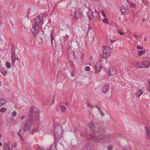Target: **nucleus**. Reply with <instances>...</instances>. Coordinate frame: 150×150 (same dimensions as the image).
I'll return each mask as SVG.
<instances>
[{
    "mask_svg": "<svg viewBox=\"0 0 150 150\" xmlns=\"http://www.w3.org/2000/svg\"><path fill=\"white\" fill-rule=\"evenodd\" d=\"M43 16L42 14H40L35 17V24L33 25L32 28L31 29V32L34 36L36 35L40 31V28L43 23Z\"/></svg>",
    "mask_w": 150,
    "mask_h": 150,
    "instance_id": "obj_1",
    "label": "nucleus"
},
{
    "mask_svg": "<svg viewBox=\"0 0 150 150\" xmlns=\"http://www.w3.org/2000/svg\"><path fill=\"white\" fill-rule=\"evenodd\" d=\"M86 138L92 140L96 143H102L105 141L110 142V137L108 135L100 134L96 136V134H92L86 136Z\"/></svg>",
    "mask_w": 150,
    "mask_h": 150,
    "instance_id": "obj_2",
    "label": "nucleus"
},
{
    "mask_svg": "<svg viewBox=\"0 0 150 150\" xmlns=\"http://www.w3.org/2000/svg\"><path fill=\"white\" fill-rule=\"evenodd\" d=\"M30 120L31 121L38 122L40 118V115L37 112L36 108L34 107H31L29 109Z\"/></svg>",
    "mask_w": 150,
    "mask_h": 150,
    "instance_id": "obj_3",
    "label": "nucleus"
},
{
    "mask_svg": "<svg viewBox=\"0 0 150 150\" xmlns=\"http://www.w3.org/2000/svg\"><path fill=\"white\" fill-rule=\"evenodd\" d=\"M17 145L16 142L12 144L8 141L7 142H4L2 148L4 150H13V148H16Z\"/></svg>",
    "mask_w": 150,
    "mask_h": 150,
    "instance_id": "obj_4",
    "label": "nucleus"
},
{
    "mask_svg": "<svg viewBox=\"0 0 150 150\" xmlns=\"http://www.w3.org/2000/svg\"><path fill=\"white\" fill-rule=\"evenodd\" d=\"M31 127V125L28 123V121H26L23 127V130L25 132H28Z\"/></svg>",
    "mask_w": 150,
    "mask_h": 150,
    "instance_id": "obj_5",
    "label": "nucleus"
},
{
    "mask_svg": "<svg viewBox=\"0 0 150 150\" xmlns=\"http://www.w3.org/2000/svg\"><path fill=\"white\" fill-rule=\"evenodd\" d=\"M121 13L124 15H127L129 14V12L127 7L126 6H122L120 9Z\"/></svg>",
    "mask_w": 150,
    "mask_h": 150,
    "instance_id": "obj_6",
    "label": "nucleus"
},
{
    "mask_svg": "<svg viewBox=\"0 0 150 150\" xmlns=\"http://www.w3.org/2000/svg\"><path fill=\"white\" fill-rule=\"evenodd\" d=\"M116 72V69L115 68L110 67L108 69V74L109 76L114 75Z\"/></svg>",
    "mask_w": 150,
    "mask_h": 150,
    "instance_id": "obj_7",
    "label": "nucleus"
},
{
    "mask_svg": "<svg viewBox=\"0 0 150 150\" xmlns=\"http://www.w3.org/2000/svg\"><path fill=\"white\" fill-rule=\"evenodd\" d=\"M82 15V13L80 9H76L75 12L74 18L77 20L78 18H80Z\"/></svg>",
    "mask_w": 150,
    "mask_h": 150,
    "instance_id": "obj_8",
    "label": "nucleus"
},
{
    "mask_svg": "<svg viewBox=\"0 0 150 150\" xmlns=\"http://www.w3.org/2000/svg\"><path fill=\"white\" fill-rule=\"evenodd\" d=\"M102 67V62L100 61L98 62L96 64V71H100Z\"/></svg>",
    "mask_w": 150,
    "mask_h": 150,
    "instance_id": "obj_9",
    "label": "nucleus"
},
{
    "mask_svg": "<svg viewBox=\"0 0 150 150\" xmlns=\"http://www.w3.org/2000/svg\"><path fill=\"white\" fill-rule=\"evenodd\" d=\"M87 15L88 17L89 18L91 19L93 17L95 18L94 16L93 15V12L91 9L88 10L87 13Z\"/></svg>",
    "mask_w": 150,
    "mask_h": 150,
    "instance_id": "obj_10",
    "label": "nucleus"
},
{
    "mask_svg": "<svg viewBox=\"0 0 150 150\" xmlns=\"http://www.w3.org/2000/svg\"><path fill=\"white\" fill-rule=\"evenodd\" d=\"M88 126L90 129V131L91 132H93L95 130L94 123L92 122H90Z\"/></svg>",
    "mask_w": 150,
    "mask_h": 150,
    "instance_id": "obj_11",
    "label": "nucleus"
},
{
    "mask_svg": "<svg viewBox=\"0 0 150 150\" xmlns=\"http://www.w3.org/2000/svg\"><path fill=\"white\" fill-rule=\"evenodd\" d=\"M109 86L108 84H106L102 89V92L103 93H105L109 89Z\"/></svg>",
    "mask_w": 150,
    "mask_h": 150,
    "instance_id": "obj_12",
    "label": "nucleus"
},
{
    "mask_svg": "<svg viewBox=\"0 0 150 150\" xmlns=\"http://www.w3.org/2000/svg\"><path fill=\"white\" fill-rule=\"evenodd\" d=\"M143 93V91L142 89H138L135 93V95L137 97H139L141 96Z\"/></svg>",
    "mask_w": 150,
    "mask_h": 150,
    "instance_id": "obj_13",
    "label": "nucleus"
},
{
    "mask_svg": "<svg viewBox=\"0 0 150 150\" xmlns=\"http://www.w3.org/2000/svg\"><path fill=\"white\" fill-rule=\"evenodd\" d=\"M16 59V56L15 55V52H13V54H12L11 56V61L12 64H14L15 63Z\"/></svg>",
    "mask_w": 150,
    "mask_h": 150,
    "instance_id": "obj_14",
    "label": "nucleus"
},
{
    "mask_svg": "<svg viewBox=\"0 0 150 150\" xmlns=\"http://www.w3.org/2000/svg\"><path fill=\"white\" fill-rule=\"evenodd\" d=\"M109 52V47L108 46H104L103 47V53Z\"/></svg>",
    "mask_w": 150,
    "mask_h": 150,
    "instance_id": "obj_15",
    "label": "nucleus"
},
{
    "mask_svg": "<svg viewBox=\"0 0 150 150\" xmlns=\"http://www.w3.org/2000/svg\"><path fill=\"white\" fill-rule=\"evenodd\" d=\"M6 103V101L4 98L0 99V107L5 105Z\"/></svg>",
    "mask_w": 150,
    "mask_h": 150,
    "instance_id": "obj_16",
    "label": "nucleus"
},
{
    "mask_svg": "<svg viewBox=\"0 0 150 150\" xmlns=\"http://www.w3.org/2000/svg\"><path fill=\"white\" fill-rule=\"evenodd\" d=\"M136 66L139 68H144L143 62L136 64Z\"/></svg>",
    "mask_w": 150,
    "mask_h": 150,
    "instance_id": "obj_17",
    "label": "nucleus"
},
{
    "mask_svg": "<svg viewBox=\"0 0 150 150\" xmlns=\"http://www.w3.org/2000/svg\"><path fill=\"white\" fill-rule=\"evenodd\" d=\"M144 67L147 68L149 67L150 65V62L148 61H145L143 62Z\"/></svg>",
    "mask_w": 150,
    "mask_h": 150,
    "instance_id": "obj_18",
    "label": "nucleus"
},
{
    "mask_svg": "<svg viewBox=\"0 0 150 150\" xmlns=\"http://www.w3.org/2000/svg\"><path fill=\"white\" fill-rule=\"evenodd\" d=\"M117 31L118 34L121 35L123 36L126 34L125 33L122 32V30L120 29H117Z\"/></svg>",
    "mask_w": 150,
    "mask_h": 150,
    "instance_id": "obj_19",
    "label": "nucleus"
},
{
    "mask_svg": "<svg viewBox=\"0 0 150 150\" xmlns=\"http://www.w3.org/2000/svg\"><path fill=\"white\" fill-rule=\"evenodd\" d=\"M109 52H107L105 53H103V57L104 58L107 59L109 56Z\"/></svg>",
    "mask_w": 150,
    "mask_h": 150,
    "instance_id": "obj_20",
    "label": "nucleus"
},
{
    "mask_svg": "<svg viewBox=\"0 0 150 150\" xmlns=\"http://www.w3.org/2000/svg\"><path fill=\"white\" fill-rule=\"evenodd\" d=\"M145 53V51L144 50H139L138 51V55L139 56H141Z\"/></svg>",
    "mask_w": 150,
    "mask_h": 150,
    "instance_id": "obj_21",
    "label": "nucleus"
},
{
    "mask_svg": "<svg viewBox=\"0 0 150 150\" xmlns=\"http://www.w3.org/2000/svg\"><path fill=\"white\" fill-rule=\"evenodd\" d=\"M1 72L2 74L4 76H6L7 73V71L3 69H1Z\"/></svg>",
    "mask_w": 150,
    "mask_h": 150,
    "instance_id": "obj_22",
    "label": "nucleus"
},
{
    "mask_svg": "<svg viewBox=\"0 0 150 150\" xmlns=\"http://www.w3.org/2000/svg\"><path fill=\"white\" fill-rule=\"evenodd\" d=\"M57 144H55L54 145L53 144H51L49 148V150H54L55 148H56Z\"/></svg>",
    "mask_w": 150,
    "mask_h": 150,
    "instance_id": "obj_23",
    "label": "nucleus"
},
{
    "mask_svg": "<svg viewBox=\"0 0 150 150\" xmlns=\"http://www.w3.org/2000/svg\"><path fill=\"white\" fill-rule=\"evenodd\" d=\"M7 110V108L4 107L1 108L0 109V112L3 113L5 112Z\"/></svg>",
    "mask_w": 150,
    "mask_h": 150,
    "instance_id": "obj_24",
    "label": "nucleus"
},
{
    "mask_svg": "<svg viewBox=\"0 0 150 150\" xmlns=\"http://www.w3.org/2000/svg\"><path fill=\"white\" fill-rule=\"evenodd\" d=\"M6 66L7 69H9L11 66V64L9 62H7L6 63Z\"/></svg>",
    "mask_w": 150,
    "mask_h": 150,
    "instance_id": "obj_25",
    "label": "nucleus"
},
{
    "mask_svg": "<svg viewBox=\"0 0 150 150\" xmlns=\"http://www.w3.org/2000/svg\"><path fill=\"white\" fill-rule=\"evenodd\" d=\"M129 5L130 7L132 8H135L136 6V4L133 3H129Z\"/></svg>",
    "mask_w": 150,
    "mask_h": 150,
    "instance_id": "obj_26",
    "label": "nucleus"
},
{
    "mask_svg": "<svg viewBox=\"0 0 150 150\" xmlns=\"http://www.w3.org/2000/svg\"><path fill=\"white\" fill-rule=\"evenodd\" d=\"M137 36L135 35H132V38H130L133 41H136V39L137 38Z\"/></svg>",
    "mask_w": 150,
    "mask_h": 150,
    "instance_id": "obj_27",
    "label": "nucleus"
},
{
    "mask_svg": "<svg viewBox=\"0 0 150 150\" xmlns=\"http://www.w3.org/2000/svg\"><path fill=\"white\" fill-rule=\"evenodd\" d=\"M142 1L145 6H147V5L149 4V2L148 1L144 0H142Z\"/></svg>",
    "mask_w": 150,
    "mask_h": 150,
    "instance_id": "obj_28",
    "label": "nucleus"
},
{
    "mask_svg": "<svg viewBox=\"0 0 150 150\" xmlns=\"http://www.w3.org/2000/svg\"><path fill=\"white\" fill-rule=\"evenodd\" d=\"M103 23H106L107 24H108L109 23V22L107 19L106 18H105L103 19Z\"/></svg>",
    "mask_w": 150,
    "mask_h": 150,
    "instance_id": "obj_29",
    "label": "nucleus"
},
{
    "mask_svg": "<svg viewBox=\"0 0 150 150\" xmlns=\"http://www.w3.org/2000/svg\"><path fill=\"white\" fill-rule=\"evenodd\" d=\"M110 42L111 43L115 42L116 41L115 39L114 38H110Z\"/></svg>",
    "mask_w": 150,
    "mask_h": 150,
    "instance_id": "obj_30",
    "label": "nucleus"
},
{
    "mask_svg": "<svg viewBox=\"0 0 150 150\" xmlns=\"http://www.w3.org/2000/svg\"><path fill=\"white\" fill-rule=\"evenodd\" d=\"M61 109L62 111L64 112L66 110V107L64 106H62L61 108Z\"/></svg>",
    "mask_w": 150,
    "mask_h": 150,
    "instance_id": "obj_31",
    "label": "nucleus"
},
{
    "mask_svg": "<svg viewBox=\"0 0 150 150\" xmlns=\"http://www.w3.org/2000/svg\"><path fill=\"white\" fill-rule=\"evenodd\" d=\"M147 135L149 137H150V128H148L147 129Z\"/></svg>",
    "mask_w": 150,
    "mask_h": 150,
    "instance_id": "obj_32",
    "label": "nucleus"
},
{
    "mask_svg": "<svg viewBox=\"0 0 150 150\" xmlns=\"http://www.w3.org/2000/svg\"><path fill=\"white\" fill-rule=\"evenodd\" d=\"M95 16L94 17H97L98 16V13L97 11L96 10H95L94 11Z\"/></svg>",
    "mask_w": 150,
    "mask_h": 150,
    "instance_id": "obj_33",
    "label": "nucleus"
},
{
    "mask_svg": "<svg viewBox=\"0 0 150 150\" xmlns=\"http://www.w3.org/2000/svg\"><path fill=\"white\" fill-rule=\"evenodd\" d=\"M137 48L138 50H142L143 49V47L140 45H138L137 46Z\"/></svg>",
    "mask_w": 150,
    "mask_h": 150,
    "instance_id": "obj_34",
    "label": "nucleus"
},
{
    "mask_svg": "<svg viewBox=\"0 0 150 150\" xmlns=\"http://www.w3.org/2000/svg\"><path fill=\"white\" fill-rule=\"evenodd\" d=\"M17 115V112L16 111H13L11 113V115L13 116H16Z\"/></svg>",
    "mask_w": 150,
    "mask_h": 150,
    "instance_id": "obj_35",
    "label": "nucleus"
},
{
    "mask_svg": "<svg viewBox=\"0 0 150 150\" xmlns=\"http://www.w3.org/2000/svg\"><path fill=\"white\" fill-rule=\"evenodd\" d=\"M90 67L89 66H86L85 67V69L87 71H89L90 70Z\"/></svg>",
    "mask_w": 150,
    "mask_h": 150,
    "instance_id": "obj_36",
    "label": "nucleus"
},
{
    "mask_svg": "<svg viewBox=\"0 0 150 150\" xmlns=\"http://www.w3.org/2000/svg\"><path fill=\"white\" fill-rule=\"evenodd\" d=\"M108 150H112V144H110L108 146Z\"/></svg>",
    "mask_w": 150,
    "mask_h": 150,
    "instance_id": "obj_37",
    "label": "nucleus"
},
{
    "mask_svg": "<svg viewBox=\"0 0 150 150\" xmlns=\"http://www.w3.org/2000/svg\"><path fill=\"white\" fill-rule=\"evenodd\" d=\"M88 150H93V148L91 146H89L87 147Z\"/></svg>",
    "mask_w": 150,
    "mask_h": 150,
    "instance_id": "obj_38",
    "label": "nucleus"
},
{
    "mask_svg": "<svg viewBox=\"0 0 150 150\" xmlns=\"http://www.w3.org/2000/svg\"><path fill=\"white\" fill-rule=\"evenodd\" d=\"M149 84V86L148 89V92L150 93V81H149L148 82Z\"/></svg>",
    "mask_w": 150,
    "mask_h": 150,
    "instance_id": "obj_39",
    "label": "nucleus"
},
{
    "mask_svg": "<svg viewBox=\"0 0 150 150\" xmlns=\"http://www.w3.org/2000/svg\"><path fill=\"white\" fill-rule=\"evenodd\" d=\"M54 38L53 37V35H52L51 36V43L52 44L53 43V40L54 39Z\"/></svg>",
    "mask_w": 150,
    "mask_h": 150,
    "instance_id": "obj_40",
    "label": "nucleus"
},
{
    "mask_svg": "<svg viewBox=\"0 0 150 150\" xmlns=\"http://www.w3.org/2000/svg\"><path fill=\"white\" fill-rule=\"evenodd\" d=\"M18 136H19V138L21 139V140H22L23 139V137H22L21 136V135L20 134V132H19L18 133Z\"/></svg>",
    "mask_w": 150,
    "mask_h": 150,
    "instance_id": "obj_41",
    "label": "nucleus"
},
{
    "mask_svg": "<svg viewBox=\"0 0 150 150\" xmlns=\"http://www.w3.org/2000/svg\"><path fill=\"white\" fill-rule=\"evenodd\" d=\"M25 117V115H22L20 117V118L21 119H23Z\"/></svg>",
    "mask_w": 150,
    "mask_h": 150,
    "instance_id": "obj_42",
    "label": "nucleus"
},
{
    "mask_svg": "<svg viewBox=\"0 0 150 150\" xmlns=\"http://www.w3.org/2000/svg\"><path fill=\"white\" fill-rule=\"evenodd\" d=\"M102 15L105 18H106V16H105V13H104L103 14H102Z\"/></svg>",
    "mask_w": 150,
    "mask_h": 150,
    "instance_id": "obj_43",
    "label": "nucleus"
},
{
    "mask_svg": "<svg viewBox=\"0 0 150 150\" xmlns=\"http://www.w3.org/2000/svg\"><path fill=\"white\" fill-rule=\"evenodd\" d=\"M70 75H71V76H74V74L72 72H71V74H70Z\"/></svg>",
    "mask_w": 150,
    "mask_h": 150,
    "instance_id": "obj_44",
    "label": "nucleus"
},
{
    "mask_svg": "<svg viewBox=\"0 0 150 150\" xmlns=\"http://www.w3.org/2000/svg\"><path fill=\"white\" fill-rule=\"evenodd\" d=\"M124 150H131L129 147H128L126 149H124Z\"/></svg>",
    "mask_w": 150,
    "mask_h": 150,
    "instance_id": "obj_45",
    "label": "nucleus"
},
{
    "mask_svg": "<svg viewBox=\"0 0 150 150\" xmlns=\"http://www.w3.org/2000/svg\"><path fill=\"white\" fill-rule=\"evenodd\" d=\"M101 13H102V14L104 13V11L103 10H101Z\"/></svg>",
    "mask_w": 150,
    "mask_h": 150,
    "instance_id": "obj_46",
    "label": "nucleus"
},
{
    "mask_svg": "<svg viewBox=\"0 0 150 150\" xmlns=\"http://www.w3.org/2000/svg\"><path fill=\"white\" fill-rule=\"evenodd\" d=\"M38 150H44V149L42 148H40L38 149Z\"/></svg>",
    "mask_w": 150,
    "mask_h": 150,
    "instance_id": "obj_47",
    "label": "nucleus"
},
{
    "mask_svg": "<svg viewBox=\"0 0 150 150\" xmlns=\"http://www.w3.org/2000/svg\"><path fill=\"white\" fill-rule=\"evenodd\" d=\"M146 18H144L142 19V21L143 22H144L146 21Z\"/></svg>",
    "mask_w": 150,
    "mask_h": 150,
    "instance_id": "obj_48",
    "label": "nucleus"
},
{
    "mask_svg": "<svg viewBox=\"0 0 150 150\" xmlns=\"http://www.w3.org/2000/svg\"><path fill=\"white\" fill-rule=\"evenodd\" d=\"M37 131V130H35V129H34L33 130V132H35Z\"/></svg>",
    "mask_w": 150,
    "mask_h": 150,
    "instance_id": "obj_49",
    "label": "nucleus"
},
{
    "mask_svg": "<svg viewBox=\"0 0 150 150\" xmlns=\"http://www.w3.org/2000/svg\"><path fill=\"white\" fill-rule=\"evenodd\" d=\"M100 113L102 115H104V114L102 112H100Z\"/></svg>",
    "mask_w": 150,
    "mask_h": 150,
    "instance_id": "obj_50",
    "label": "nucleus"
},
{
    "mask_svg": "<svg viewBox=\"0 0 150 150\" xmlns=\"http://www.w3.org/2000/svg\"><path fill=\"white\" fill-rule=\"evenodd\" d=\"M147 38L146 37H145L144 38V40L145 41H146L147 40Z\"/></svg>",
    "mask_w": 150,
    "mask_h": 150,
    "instance_id": "obj_51",
    "label": "nucleus"
},
{
    "mask_svg": "<svg viewBox=\"0 0 150 150\" xmlns=\"http://www.w3.org/2000/svg\"><path fill=\"white\" fill-rule=\"evenodd\" d=\"M2 145V143L1 142H0V147Z\"/></svg>",
    "mask_w": 150,
    "mask_h": 150,
    "instance_id": "obj_52",
    "label": "nucleus"
},
{
    "mask_svg": "<svg viewBox=\"0 0 150 150\" xmlns=\"http://www.w3.org/2000/svg\"><path fill=\"white\" fill-rule=\"evenodd\" d=\"M16 60L18 61L19 60V59L18 57H17L16 58Z\"/></svg>",
    "mask_w": 150,
    "mask_h": 150,
    "instance_id": "obj_53",
    "label": "nucleus"
},
{
    "mask_svg": "<svg viewBox=\"0 0 150 150\" xmlns=\"http://www.w3.org/2000/svg\"><path fill=\"white\" fill-rule=\"evenodd\" d=\"M13 52H15V50H13V49H12V54H13Z\"/></svg>",
    "mask_w": 150,
    "mask_h": 150,
    "instance_id": "obj_54",
    "label": "nucleus"
},
{
    "mask_svg": "<svg viewBox=\"0 0 150 150\" xmlns=\"http://www.w3.org/2000/svg\"><path fill=\"white\" fill-rule=\"evenodd\" d=\"M93 0L94 1H98V0Z\"/></svg>",
    "mask_w": 150,
    "mask_h": 150,
    "instance_id": "obj_55",
    "label": "nucleus"
},
{
    "mask_svg": "<svg viewBox=\"0 0 150 150\" xmlns=\"http://www.w3.org/2000/svg\"><path fill=\"white\" fill-rule=\"evenodd\" d=\"M88 65H90V66H91V63H89L88 64Z\"/></svg>",
    "mask_w": 150,
    "mask_h": 150,
    "instance_id": "obj_56",
    "label": "nucleus"
},
{
    "mask_svg": "<svg viewBox=\"0 0 150 150\" xmlns=\"http://www.w3.org/2000/svg\"><path fill=\"white\" fill-rule=\"evenodd\" d=\"M1 86V82L0 81V86Z\"/></svg>",
    "mask_w": 150,
    "mask_h": 150,
    "instance_id": "obj_57",
    "label": "nucleus"
},
{
    "mask_svg": "<svg viewBox=\"0 0 150 150\" xmlns=\"http://www.w3.org/2000/svg\"><path fill=\"white\" fill-rule=\"evenodd\" d=\"M91 59H92V58H91Z\"/></svg>",
    "mask_w": 150,
    "mask_h": 150,
    "instance_id": "obj_58",
    "label": "nucleus"
}]
</instances>
